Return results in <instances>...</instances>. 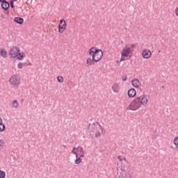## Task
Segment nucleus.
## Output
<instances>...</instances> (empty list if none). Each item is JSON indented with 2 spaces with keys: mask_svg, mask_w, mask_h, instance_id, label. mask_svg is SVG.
I'll return each mask as SVG.
<instances>
[{
  "mask_svg": "<svg viewBox=\"0 0 178 178\" xmlns=\"http://www.w3.org/2000/svg\"><path fill=\"white\" fill-rule=\"evenodd\" d=\"M136 89L134 88H131L128 90V97H129V98H133L136 97Z\"/></svg>",
  "mask_w": 178,
  "mask_h": 178,
  "instance_id": "11",
  "label": "nucleus"
},
{
  "mask_svg": "<svg viewBox=\"0 0 178 178\" xmlns=\"http://www.w3.org/2000/svg\"><path fill=\"white\" fill-rule=\"evenodd\" d=\"M131 84L133 87L137 88L138 87V84H140V81L137 79H134L131 81Z\"/></svg>",
  "mask_w": 178,
  "mask_h": 178,
  "instance_id": "13",
  "label": "nucleus"
},
{
  "mask_svg": "<svg viewBox=\"0 0 178 178\" xmlns=\"http://www.w3.org/2000/svg\"><path fill=\"white\" fill-rule=\"evenodd\" d=\"M71 152L76 156V158H84V151L83 150V147L81 146H78L76 147V152L72 150Z\"/></svg>",
  "mask_w": 178,
  "mask_h": 178,
  "instance_id": "4",
  "label": "nucleus"
},
{
  "mask_svg": "<svg viewBox=\"0 0 178 178\" xmlns=\"http://www.w3.org/2000/svg\"><path fill=\"white\" fill-rule=\"evenodd\" d=\"M81 161H83L81 157H76L75 159V165H79V163H81Z\"/></svg>",
  "mask_w": 178,
  "mask_h": 178,
  "instance_id": "17",
  "label": "nucleus"
},
{
  "mask_svg": "<svg viewBox=\"0 0 178 178\" xmlns=\"http://www.w3.org/2000/svg\"><path fill=\"white\" fill-rule=\"evenodd\" d=\"M174 144L175 145H178V136L175 137L174 139Z\"/></svg>",
  "mask_w": 178,
  "mask_h": 178,
  "instance_id": "24",
  "label": "nucleus"
},
{
  "mask_svg": "<svg viewBox=\"0 0 178 178\" xmlns=\"http://www.w3.org/2000/svg\"><path fill=\"white\" fill-rule=\"evenodd\" d=\"M19 51H20V49L17 47H13L10 50V55L11 58H16L17 55H19Z\"/></svg>",
  "mask_w": 178,
  "mask_h": 178,
  "instance_id": "6",
  "label": "nucleus"
},
{
  "mask_svg": "<svg viewBox=\"0 0 178 178\" xmlns=\"http://www.w3.org/2000/svg\"><path fill=\"white\" fill-rule=\"evenodd\" d=\"M91 60H92V59H91V58H87V60H86V63H87V65H88L89 66H91Z\"/></svg>",
  "mask_w": 178,
  "mask_h": 178,
  "instance_id": "22",
  "label": "nucleus"
},
{
  "mask_svg": "<svg viewBox=\"0 0 178 178\" xmlns=\"http://www.w3.org/2000/svg\"><path fill=\"white\" fill-rule=\"evenodd\" d=\"M142 55L145 59H149V58L152 56V54L151 53V50H149L148 49H145L142 51Z\"/></svg>",
  "mask_w": 178,
  "mask_h": 178,
  "instance_id": "7",
  "label": "nucleus"
},
{
  "mask_svg": "<svg viewBox=\"0 0 178 178\" xmlns=\"http://www.w3.org/2000/svg\"><path fill=\"white\" fill-rule=\"evenodd\" d=\"M135 47H136V44H131V46H130V47H129L131 51L134 50Z\"/></svg>",
  "mask_w": 178,
  "mask_h": 178,
  "instance_id": "25",
  "label": "nucleus"
},
{
  "mask_svg": "<svg viewBox=\"0 0 178 178\" xmlns=\"http://www.w3.org/2000/svg\"><path fill=\"white\" fill-rule=\"evenodd\" d=\"M89 55L92 56V60H94V62H99V60L102 59L104 52L102 50L97 49V47H92L89 49Z\"/></svg>",
  "mask_w": 178,
  "mask_h": 178,
  "instance_id": "3",
  "label": "nucleus"
},
{
  "mask_svg": "<svg viewBox=\"0 0 178 178\" xmlns=\"http://www.w3.org/2000/svg\"><path fill=\"white\" fill-rule=\"evenodd\" d=\"M14 22H15V23H17V24H23V23H24V19L20 17H16L14 19Z\"/></svg>",
  "mask_w": 178,
  "mask_h": 178,
  "instance_id": "12",
  "label": "nucleus"
},
{
  "mask_svg": "<svg viewBox=\"0 0 178 178\" xmlns=\"http://www.w3.org/2000/svg\"><path fill=\"white\" fill-rule=\"evenodd\" d=\"M29 65H31V63H29Z\"/></svg>",
  "mask_w": 178,
  "mask_h": 178,
  "instance_id": "37",
  "label": "nucleus"
},
{
  "mask_svg": "<svg viewBox=\"0 0 178 178\" xmlns=\"http://www.w3.org/2000/svg\"><path fill=\"white\" fill-rule=\"evenodd\" d=\"M131 52V50L130 49V47L126 45L125 47L122 49L121 55L122 56L127 57L129 55H130Z\"/></svg>",
  "mask_w": 178,
  "mask_h": 178,
  "instance_id": "8",
  "label": "nucleus"
},
{
  "mask_svg": "<svg viewBox=\"0 0 178 178\" xmlns=\"http://www.w3.org/2000/svg\"><path fill=\"white\" fill-rule=\"evenodd\" d=\"M162 88H165V86H162Z\"/></svg>",
  "mask_w": 178,
  "mask_h": 178,
  "instance_id": "36",
  "label": "nucleus"
},
{
  "mask_svg": "<svg viewBox=\"0 0 178 178\" xmlns=\"http://www.w3.org/2000/svg\"><path fill=\"white\" fill-rule=\"evenodd\" d=\"M5 15H9V10H6V11H5Z\"/></svg>",
  "mask_w": 178,
  "mask_h": 178,
  "instance_id": "31",
  "label": "nucleus"
},
{
  "mask_svg": "<svg viewBox=\"0 0 178 178\" xmlns=\"http://www.w3.org/2000/svg\"><path fill=\"white\" fill-rule=\"evenodd\" d=\"M9 81L12 86H16V84H19V77L16 75H13L10 78Z\"/></svg>",
  "mask_w": 178,
  "mask_h": 178,
  "instance_id": "9",
  "label": "nucleus"
},
{
  "mask_svg": "<svg viewBox=\"0 0 178 178\" xmlns=\"http://www.w3.org/2000/svg\"><path fill=\"white\" fill-rule=\"evenodd\" d=\"M88 129L89 133L92 136H95V137H98V136H101V134H104V128L101 127V125H98V122L93 124H89L88 126Z\"/></svg>",
  "mask_w": 178,
  "mask_h": 178,
  "instance_id": "2",
  "label": "nucleus"
},
{
  "mask_svg": "<svg viewBox=\"0 0 178 178\" xmlns=\"http://www.w3.org/2000/svg\"><path fill=\"white\" fill-rule=\"evenodd\" d=\"M13 1H11L10 0V7L12 8V9H13V8H15V5L13 4Z\"/></svg>",
  "mask_w": 178,
  "mask_h": 178,
  "instance_id": "26",
  "label": "nucleus"
},
{
  "mask_svg": "<svg viewBox=\"0 0 178 178\" xmlns=\"http://www.w3.org/2000/svg\"><path fill=\"white\" fill-rule=\"evenodd\" d=\"M123 159H124V160L126 161V158L122 156L121 155L118 156V159H119L120 161H123Z\"/></svg>",
  "mask_w": 178,
  "mask_h": 178,
  "instance_id": "27",
  "label": "nucleus"
},
{
  "mask_svg": "<svg viewBox=\"0 0 178 178\" xmlns=\"http://www.w3.org/2000/svg\"><path fill=\"white\" fill-rule=\"evenodd\" d=\"M76 149L77 150V147H74L73 149H72V151H75Z\"/></svg>",
  "mask_w": 178,
  "mask_h": 178,
  "instance_id": "33",
  "label": "nucleus"
},
{
  "mask_svg": "<svg viewBox=\"0 0 178 178\" xmlns=\"http://www.w3.org/2000/svg\"><path fill=\"white\" fill-rule=\"evenodd\" d=\"M65 30H66V21L62 19L60 20V24H58V32L60 34H62Z\"/></svg>",
  "mask_w": 178,
  "mask_h": 178,
  "instance_id": "5",
  "label": "nucleus"
},
{
  "mask_svg": "<svg viewBox=\"0 0 178 178\" xmlns=\"http://www.w3.org/2000/svg\"><path fill=\"white\" fill-rule=\"evenodd\" d=\"M10 7V5L9 4V2L6 1L1 3V8L3 10H8Z\"/></svg>",
  "mask_w": 178,
  "mask_h": 178,
  "instance_id": "10",
  "label": "nucleus"
},
{
  "mask_svg": "<svg viewBox=\"0 0 178 178\" xmlns=\"http://www.w3.org/2000/svg\"><path fill=\"white\" fill-rule=\"evenodd\" d=\"M57 80L58 83H63V76H57Z\"/></svg>",
  "mask_w": 178,
  "mask_h": 178,
  "instance_id": "21",
  "label": "nucleus"
},
{
  "mask_svg": "<svg viewBox=\"0 0 178 178\" xmlns=\"http://www.w3.org/2000/svg\"><path fill=\"white\" fill-rule=\"evenodd\" d=\"M94 62H95V61L92 60H92H91V62H90V66H91V65H94V64H95Z\"/></svg>",
  "mask_w": 178,
  "mask_h": 178,
  "instance_id": "30",
  "label": "nucleus"
},
{
  "mask_svg": "<svg viewBox=\"0 0 178 178\" xmlns=\"http://www.w3.org/2000/svg\"><path fill=\"white\" fill-rule=\"evenodd\" d=\"M127 81V76H122V81Z\"/></svg>",
  "mask_w": 178,
  "mask_h": 178,
  "instance_id": "28",
  "label": "nucleus"
},
{
  "mask_svg": "<svg viewBox=\"0 0 178 178\" xmlns=\"http://www.w3.org/2000/svg\"><path fill=\"white\" fill-rule=\"evenodd\" d=\"M6 173L5 171L0 170V178H5Z\"/></svg>",
  "mask_w": 178,
  "mask_h": 178,
  "instance_id": "19",
  "label": "nucleus"
},
{
  "mask_svg": "<svg viewBox=\"0 0 178 178\" xmlns=\"http://www.w3.org/2000/svg\"><path fill=\"white\" fill-rule=\"evenodd\" d=\"M13 1V2H17V0H11Z\"/></svg>",
  "mask_w": 178,
  "mask_h": 178,
  "instance_id": "35",
  "label": "nucleus"
},
{
  "mask_svg": "<svg viewBox=\"0 0 178 178\" xmlns=\"http://www.w3.org/2000/svg\"><path fill=\"white\" fill-rule=\"evenodd\" d=\"M113 91L114 92H119V84L115 83L112 87Z\"/></svg>",
  "mask_w": 178,
  "mask_h": 178,
  "instance_id": "15",
  "label": "nucleus"
},
{
  "mask_svg": "<svg viewBox=\"0 0 178 178\" xmlns=\"http://www.w3.org/2000/svg\"><path fill=\"white\" fill-rule=\"evenodd\" d=\"M13 108H18L19 107V102H17V100L14 101L13 102Z\"/></svg>",
  "mask_w": 178,
  "mask_h": 178,
  "instance_id": "20",
  "label": "nucleus"
},
{
  "mask_svg": "<svg viewBox=\"0 0 178 178\" xmlns=\"http://www.w3.org/2000/svg\"><path fill=\"white\" fill-rule=\"evenodd\" d=\"M152 140H156V135H153L152 137Z\"/></svg>",
  "mask_w": 178,
  "mask_h": 178,
  "instance_id": "29",
  "label": "nucleus"
},
{
  "mask_svg": "<svg viewBox=\"0 0 178 178\" xmlns=\"http://www.w3.org/2000/svg\"><path fill=\"white\" fill-rule=\"evenodd\" d=\"M2 144H3V143H2V140H0V147H2Z\"/></svg>",
  "mask_w": 178,
  "mask_h": 178,
  "instance_id": "32",
  "label": "nucleus"
},
{
  "mask_svg": "<svg viewBox=\"0 0 178 178\" xmlns=\"http://www.w3.org/2000/svg\"><path fill=\"white\" fill-rule=\"evenodd\" d=\"M0 131H3L5 130V129H6V127L5 126V124H3V123L2 122V125H0Z\"/></svg>",
  "mask_w": 178,
  "mask_h": 178,
  "instance_id": "23",
  "label": "nucleus"
},
{
  "mask_svg": "<svg viewBox=\"0 0 178 178\" xmlns=\"http://www.w3.org/2000/svg\"><path fill=\"white\" fill-rule=\"evenodd\" d=\"M16 58H17V59H19V60H23V59H24V53H22V54L20 53H18Z\"/></svg>",
  "mask_w": 178,
  "mask_h": 178,
  "instance_id": "16",
  "label": "nucleus"
},
{
  "mask_svg": "<svg viewBox=\"0 0 178 178\" xmlns=\"http://www.w3.org/2000/svg\"><path fill=\"white\" fill-rule=\"evenodd\" d=\"M7 52L6 50H5V49H0V56H2V58H7Z\"/></svg>",
  "mask_w": 178,
  "mask_h": 178,
  "instance_id": "14",
  "label": "nucleus"
},
{
  "mask_svg": "<svg viewBox=\"0 0 178 178\" xmlns=\"http://www.w3.org/2000/svg\"><path fill=\"white\" fill-rule=\"evenodd\" d=\"M147 104H148V99H147V96L141 95L134 99L127 109V111H137V109H139L142 105L145 106Z\"/></svg>",
  "mask_w": 178,
  "mask_h": 178,
  "instance_id": "1",
  "label": "nucleus"
},
{
  "mask_svg": "<svg viewBox=\"0 0 178 178\" xmlns=\"http://www.w3.org/2000/svg\"><path fill=\"white\" fill-rule=\"evenodd\" d=\"M5 1H6V0H0L1 3H2L3 2H5Z\"/></svg>",
  "mask_w": 178,
  "mask_h": 178,
  "instance_id": "34",
  "label": "nucleus"
},
{
  "mask_svg": "<svg viewBox=\"0 0 178 178\" xmlns=\"http://www.w3.org/2000/svg\"><path fill=\"white\" fill-rule=\"evenodd\" d=\"M26 66V63H19L18 65H17V67L18 69H23V67Z\"/></svg>",
  "mask_w": 178,
  "mask_h": 178,
  "instance_id": "18",
  "label": "nucleus"
}]
</instances>
